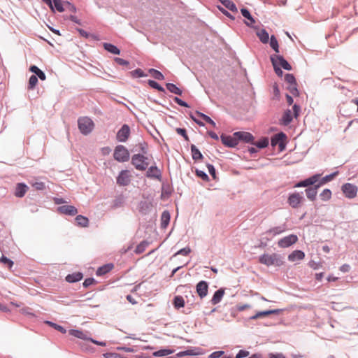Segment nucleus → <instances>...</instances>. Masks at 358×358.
<instances>
[{
	"label": "nucleus",
	"mask_w": 358,
	"mask_h": 358,
	"mask_svg": "<svg viewBox=\"0 0 358 358\" xmlns=\"http://www.w3.org/2000/svg\"><path fill=\"white\" fill-rule=\"evenodd\" d=\"M259 262L267 266H280L284 264L282 257L276 253L262 255L259 257Z\"/></svg>",
	"instance_id": "obj_1"
},
{
	"label": "nucleus",
	"mask_w": 358,
	"mask_h": 358,
	"mask_svg": "<svg viewBox=\"0 0 358 358\" xmlns=\"http://www.w3.org/2000/svg\"><path fill=\"white\" fill-rule=\"evenodd\" d=\"M78 125L80 132L87 135L90 134L94 127V122L88 117H81L78 120Z\"/></svg>",
	"instance_id": "obj_2"
},
{
	"label": "nucleus",
	"mask_w": 358,
	"mask_h": 358,
	"mask_svg": "<svg viewBox=\"0 0 358 358\" xmlns=\"http://www.w3.org/2000/svg\"><path fill=\"white\" fill-rule=\"evenodd\" d=\"M113 157L120 162H127L129 159V152L124 145H120L115 148Z\"/></svg>",
	"instance_id": "obj_3"
},
{
	"label": "nucleus",
	"mask_w": 358,
	"mask_h": 358,
	"mask_svg": "<svg viewBox=\"0 0 358 358\" xmlns=\"http://www.w3.org/2000/svg\"><path fill=\"white\" fill-rule=\"evenodd\" d=\"M147 157L142 155H134L131 159V163L135 168L140 171L145 170L148 166V163L146 162Z\"/></svg>",
	"instance_id": "obj_4"
},
{
	"label": "nucleus",
	"mask_w": 358,
	"mask_h": 358,
	"mask_svg": "<svg viewBox=\"0 0 358 358\" xmlns=\"http://www.w3.org/2000/svg\"><path fill=\"white\" fill-rule=\"evenodd\" d=\"M271 60L273 66H278L279 67L283 68L287 71H290L292 69L291 65L281 55H272L271 57Z\"/></svg>",
	"instance_id": "obj_5"
},
{
	"label": "nucleus",
	"mask_w": 358,
	"mask_h": 358,
	"mask_svg": "<svg viewBox=\"0 0 358 358\" xmlns=\"http://www.w3.org/2000/svg\"><path fill=\"white\" fill-rule=\"evenodd\" d=\"M304 201L303 196L298 192H294L289 194L287 199V203L293 208H299L303 201Z\"/></svg>",
	"instance_id": "obj_6"
},
{
	"label": "nucleus",
	"mask_w": 358,
	"mask_h": 358,
	"mask_svg": "<svg viewBox=\"0 0 358 358\" xmlns=\"http://www.w3.org/2000/svg\"><path fill=\"white\" fill-rule=\"evenodd\" d=\"M298 241V237L295 234H290L280 238L278 241V245L281 248H288Z\"/></svg>",
	"instance_id": "obj_7"
},
{
	"label": "nucleus",
	"mask_w": 358,
	"mask_h": 358,
	"mask_svg": "<svg viewBox=\"0 0 358 358\" xmlns=\"http://www.w3.org/2000/svg\"><path fill=\"white\" fill-rule=\"evenodd\" d=\"M358 188L351 183H345L342 186V191L345 196L349 199H353L357 196Z\"/></svg>",
	"instance_id": "obj_8"
},
{
	"label": "nucleus",
	"mask_w": 358,
	"mask_h": 358,
	"mask_svg": "<svg viewBox=\"0 0 358 358\" xmlns=\"http://www.w3.org/2000/svg\"><path fill=\"white\" fill-rule=\"evenodd\" d=\"M130 136V128L127 124H124L117 131L116 138L119 142H126Z\"/></svg>",
	"instance_id": "obj_9"
},
{
	"label": "nucleus",
	"mask_w": 358,
	"mask_h": 358,
	"mask_svg": "<svg viewBox=\"0 0 358 358\" xmlns=\"http://www.w3.org/2000/svg\"><path fill=\"white\" fill-rule=\"evenodd\" d=\"M220 138H221L222 143L224 145L229 147V148H234L238 143L237 137L234 135L233 136H227L224 134H222L220 136Z\"/></svg>",
	"instance_id": "obj_10"
},
{
	"label": "nucleus",
	"mask_w": 358,
	"mask_h": 358,
	"mask_svg": "<svg viewBox=\"0 0 358 358\" xmlns=\"http://www.w3.org/2000/svg\"><path fill=\"white\" fill-rule=\"evenodd\" d=\"M130 182L129 171L127 170L122 171L117 178V183L119 185L126 186Z\"/></svg>",
	"instance_id": "obj_11"
},
{
	"label": "nucleus",
	"mask_w": 358,
	"mask_h": 358,
	"mask_svg": "<svg viewBox=\"0 0 358 358\" xmlns=\"http://www.w3.org/2000/svg\"><path fill=\"white\" fill-rule=\"evenodd\" d=\"M320 177V174H315L303 181L298 182L295 187H308L310 185H315V184L318 181Z\"/></svg>",
	"instance_id": "obj_12"
},
{
	"label": "nucleus",
	"mask_w": 358,
	"mask_h": 358,
	"mask_svg": "<svg viewBox=\"0 0 358 358\" xmlns=\"http://www.w3.org/2000/svg\"><path fill=\"white\" fill-rule=\"evenodd\" d=\"M57 211L62 214H65L71 216L76 215L78 213L77 208L75 206L71 205H64L59 206L57 208Z\"/></svg>",
	"instance_id": "obj_13"
},
{
	"label": "nucleus",
	"mask_w": 358,
	"mask_h": 358,
	"mask_svg": "<svg viewBox=\"0 0 358 358\" xmlns=\"http://www.w3.org/2000/svg\"><path fill=\"white\" fill-rule=\"evenodd\" d=\"M234 136L237 137L238 141L241 140L245 143H252L254 140L253 136L249 132L237 131L234 134Z\"/></svg>",
	"instance_id": "obj_14"
},
{
	"label": "nucleus",
	"mask_w": 358,
	"mask_h": 358,
	"mask_svg": "<svg viewBox=\"0 0 358 358\" xmlns=\"http://www.w3.org/2000/svg\"><path fill=\"white\" fill-rule=\"evenodd\" d=\"M208 286L206 282L200 281L196 285V292L201 298H203L208 294Z\"/></svg>",
	"instance_id": "obj_15"
},
{
	"label": "nucleus",
	"mask_w": 358,
	"mask_h": 358,
	"mask_svg": "<svg viewBox=\"0 0 358 358\" xmlns=\"http://www.w3.org/2000/svg\"><path fill=\"white\" fill-rule=\"evenodd\" d=\"M305 257V253L301 250H294L288 255V260L292 262L302 260Z\"/></svg>",
	"instance_id": "obj_16"
},
{
	"label": "nucleus",
	"mask_w": 358,
	"mask_h": 358,
	"mask_svg": "<svg viewBox=\"0 0 358 358\" xmlns=\"http://www.w3.org/2000/svg\"><path fill=\"white\" fill-rule=\"evenodd\" d=\"M320 187V185H315L313 187H308L306 189V194L307 198L310 201H315L317 194V189Z\"/></svg>",
	"instance_id": "obj_17"
},
{
	"label": "nucleus",
	"mask_w": 358,
	"mask_h": 358,
	"mask_svg": "<svg viewBox=\"0 0 358 358\" xmlns=\"http://www.w3.org/2000/svg\"><path fill=\"white\" fill-rule=\"evenodd\" d=\"M69 334L76 338H80L82 340L89 341L90 339V337L88 336V333L84 332L81 330L71 329L69 331Z\"/></svg>",
	"instance_id": "obj_18"
},
{
	"label": "nucleus",
	"mask_w": 358,
	"mask_h": 358,
	"mask_svg": "<svg viewBox=\"0 0 358 358\" xmlns=\"http://www.w3.org/2000/svg\"><path fill=\"white\" fill-rule=\"evenodd\" d=\"M280 313V310L275 309V310H265V311H260L256 313L255 315L252 316L250 317L251 320H257L260 317H264L268 315H270L271 314H278Z\"/></svg>",
	"instance_id": "obj_19"
},
{
	"label": "nucleus",
	"mask_w": 358,
	"mask_h": 358,
	"mask_svg": "<svg viewBox=\"0 0 358 358\" xmlns=\"http://www.w3.org/2000/svg\"><path fill=\"white\" fill-rule=\"evenodd\" d=\"M28 189L27 186L24 183H18L15 188V195L21 198L24 196Z\"/></svg>",
	"instance_id": "obj_20"
},
{
	"label": "nucleus",
	"mask_w": 358,
	"mask_h": 358,
	"mask_svg": "<svg viewBox=\"0 0 358 358\" xmlns=\"http://www.w3.org/2000/svg\"><path fill=\"white\" fill-rule=\"evenodd\" d=\"M286 228L285 225L282 226H278L273 227L270 229L269 230L266 231V234L271 236H275L277 235H279L284 231H285Z\"/></svg>",
	"instance_id": "obj_21"
},
{
	"label": "nucleus",
	"mask_w": 358,
	"mask_h": 358,
	"mask_svg": "<svg viewBox=\"0 0 358 358\" xmlns=\"http://www.w3.org/2000/svg\"><path fill=\"white\" fill-rule=\"evenodd\" d=\"M241 14L243 15V16L248 20V21L245 22V24L248 26L252 27L255 23V20L252 17L249 10L246 8H242L241 10Z\"/></svg>",
	"instance_id": "obj_22"
},
{
	"label": "nucleus",
	"mask_w": 358,
	"mask_h": 358,
	"mask_svg": "<svg viewBox=\"0 0 358 358\" xmlns=\"http://www.w3.org/2000/svg\"><path fill=\"white\" fill-rule=\"evenodd\" d=\"M256 34L262 43H267L268 42L269 35L268 33L265 29H259L257 31Z\"/></svg>",
	"instance_id": "obj_23"
},
{
	"label": "nucleus",
	"mask_w": 358,
	"mask_h": 358,
	"mask_svg": "<svg viewBox=\"0 0 358 358\" xmlns=\"http://www.w3.org/2000/svg\"><path fill=\"white\" fill-rule=\"evenodd\" d=\"M224 294V290L222 289H220L218 290H217L214 295L213 296V298L211 299V303L213 304V305H215L218 303H220L223 297Z\"/></svg>",
	"instance_id": "obj_24"
},
{
	"label": "nucleus",
	"mask_w": 358,
	"mask_h": 358,
	"mask_svg": "<svg viewBox=\"0 0 358 358\" xmlns=\"http://www.w3.org/2000/svg\"><path fill=\"white\" fill-rule=\"evenodd\" d=\"M170 213L169 211L165 210L161 215V227L164 229L166 228L170 221Z\"/></svg>",
	"instance_id": "obj_25"
},
{
	"label": "nucleus",
	"mask_w": 358,
	"mask_h": 358,
	"mask_svg": "<svg viewBox=\"0 0 358 358\" xmlns=\"http://www.w3.org/2000/svg\"><path fill=\"white\" fill-rule=\"evenodd\" d=\"M83 277V275L81 273L77 272L68 275L66 277V280L69 282H76L80 281Z\"/></svg>",
	"instance_id": "obj_26"
},
{
	"label": "nucleus",
	"mask_w": 358,
	"mask_h": 358,
	"mask_svg": "<svg viewBox=\"0 0 358 358\" xmlns=\"http://www.w3.org/2000/svg\"><path fill=\"white\" fill-rule=\"evenodd\" d=\"M285 138H286V136L284 133H282V132L278 133V134H275L273 137H272L271 145L273 146H275L276 145L282 142Z\"/></svg>",
	"instance_id": "obj_27"
},
{
	"label": "nucleus",
	"mask_w": 358,
	"mask_h": 358,
	"mask_svg": "<svg viewBox=\"0 0 358 358\" xmlns=\"http://www.w3.org/2000/svg\"><path fill=\"white\" fill-rule=\"evenodd\" d=\"M77 225L82 227H87L89 224V220L87 217L83 215H77L76 217Z\"/></svg>",
	"instance_id": "obj_28"
},
{
	"label": "nucleus",
	"mask_w": 358,
	"mask_h": 358,
	"mask_svg": "<svg viewBox=\"0 0 358 358\" xmlns=\"http://www.w3.org/2000/svg\"><path fill=\"white\" fill-rule=\"evenodd\" d=\"M293 119V115L290 110H287L284 112L282 121L285 125L289 124Z\"/></svg>",
	"instance_id": "obj_29"
},
{
	"label": "nucleus",
	"mask_w": 358,
	"mask_h": 358,
	"mask_svg": "<svg viewBox=\"0 0 358 358\" xmlns=\"http://www.w3.org/2000/svg\"><path fill=\"white\" fill-rule=\"evenodd\" d=\"M223 6H224L230 10L231 11L238 13L237 8L234 3L231 0H219Z\"/></svg>",
	"instance_id": "obj_30"
},
{
	"label": "nucleus",
	"mask_w": 358,
	"mask_h": 358,
	"mask_svg": "<svg viewBox=\"0 0 358 358\" xmlns=\"http://www.w3.org/2000/svg\"><path fill=\"white\" fill-rule=\"evenodd\" d=\"M29 70L34 73L41 80H45L46 79L45 74L36 66H31Z\"/></svg>",
	"instance_id": "obj_31"
},
{
	"label": "nucleus",
	"mask_w": 358,
	"mask_h": 358,
	"mask_svg": "<svg viewBox=\"0 0 358 358\" xmlns=\"http://www.w3.org/2000/svg\"><path fill=\"white\" fill-rule=\"evenodd\" d=\"M104 49L114 55H120V50L114 45L111 43H103Z\"/></svg>",
	"instance_id": "obj_32"
},
{
	"label": "nucleus",
	"mask_w": 358,
	"mask_h": 358,
	"mask_svg": "<svg viewBox=\"0 0 358 358\" xmlns=\"http://www.w3.org/2000/svg\"><path fill=\"white\" fill-rule=\"evenodd\" d=\"M191 152H192V156L194 160H199L203 158V155L201 153V152L199 150V149L194 145H192L191 146Z\"/></svg>",
	"instance_id": "obj_33"
},
{
	"label": "nucleus",
	"mask_w": 358,
	"mask_h": 358,
	"mask_svg": "<svg viewBox=\"0 0 358 358\" xmlns=\"http://www.w3.org/2000/svg\"><path fill=\"white\" fill-rule=\"evenodd\" d=\"M196 115L199 117H201L202 120H203L205 122L209 123L210 124H211L213 127H216V124L215 122L210 117H208V115L202 113H200V112H196Z\"/></svg>",
	"instance_id": "obj_34"
},
{
	"label": "nucleus",
	"mask_w": 358,
	"mask_h": 358,
	"mask_svg": "<svg viewBox=\"0 0 358 358\" xmlns=\"http://www.w3.org/2000/svg\"><path fill=\"white\" fill-rule=\"evenodd\" d=\"M148 71L150 74L156 80H163L164 79V75L158 70L150 69Z\"/></svg>",
	"instance_id": "obj_35"
},
{
	"label": "nucleus",
	"mask_w": 358,
	"mask_h": 358,
	"mask_svg": "<svg viewBox=\"0 0 358 358\" xmlns=\"http://www.w3.org/2000/svg\"><path fill=\"white\" fill-rule=\"evenodd\" d=\"M166 86L169 92L178 95L182 94V90L179 89L176 85L173 83H167Z\"/></svg>",
	"instance_id": "obj_36"
},
{
	"label": "nucleus",
	"mask_w": 358,
	"mask_h": 358,
	"mask_svg": "<svg viewBox=\"0 0 358 358\" xmlns=\"http://www.w3.org/2000/svg\"><path fill=\"white\" fill-rule=\"evenodd\" d=\"M112 264H107L99 268L96 271L97 275H102L109 272L113 268Z\"/></svg>",
	"instance_id": "obj_37"
},
{
	"label": "nucleus",
	"mask_w": 358,
	"mask_h": 358,
	"mask_svg": "<svg viewBox=\"0 0 358 358\" xmlns=\"http://www.w3.org/2000/svg\"><path fill=\"white\" fill-rule=\"evenodd\" d=\"M147 174L149 177L159 178L161 175V173L156 166H151L148 169Z\"/></svg>",
	"instance_id": "obj_38"
},
{
	"label": "nucleus",
	"mask_w": 358,
	"mask_h": 358,
	"mask_svg": "<svg viewBox=\"0 0 358 358\" xmlns=\"http://www.w3.org/2000/svg\"><path fill=\"white\" fill-rule=\"evenodd\" d=\"M320 199L324 201H329L331 198V192L329 189H324L320 194Z\"/></svg>",
	"instance_id": "obj_39"
},
{
	"label": "nucleus",
	"mask_w": 358,
	"mask_h": 358,
	"mask_svg": "<svg viewBox=\"0 0 358 358\" xmlns=\"http://www.w3.org/2000/svg\"><path fill=\"white\" fill-rule=\"evenodd\" d=\"M173 352L174 351L171 350L163 349V350H160L153 352V355L155 357H164L166 355H171V354L173 353Z\"/></svg>",
	"instance_id": "obj_40"
},
{
	"label": "nucleus",
	"mask_w": 358,
	"mask_h": 358,
	"mask_svg": "<svg viewBox=\"0 0 358 358\" xmlns=\"http://www.w3.org/2000/svg\"><path fill=\"white\" fill-rule=\"evenodd\" d=\"M148 244L149 243L147 241L141 242L140 244H138L136 246V248L135 249V252L136 254H141V253H143L145 251V248L148 246Z\"/></svg>",
	"instance_id": "obj_41"
},
{
	"label": "nucleus",
	"mask_w": 358,
	"mask_h": 358,
	"mask_svg": "<svg viewBox=\"0 0 358 358\" xmlns=\"http://www.w3.org/2000/svg\"><path fill=\"white\" fill-rule=\"evenodd\" d=\"M173 304H174L175 308H180L184 307L185 301H184L183 298L180 296H176L174 298Z\"/></svg>",
	"instance_id": "obj_42"
},
{
	"label": "nucleus",
	"mask_w": 358,
	"mask_h": 358,
	"mask_svg": "<svg viewBox=\"0 0 358 358\" xmlns=\"http://www.w3.org/2000/svg\"><path fill=\"white\" fill-rule=\"evenodd\" d=\"M270 45L276 53L279 52V45L276 38L272 35L270 38Z\"/></svg>",
	"instance_id": "obj_43"
},
{
	"label": "nucleus",
	"mask_w": 358,
	"mask_h": 358,
	"mask_svg": "<svg viewBox=\"0 0 358 358\" xmlns=\"http://www.w3.org/2000/svg\"><path fill=\"white\" fill-rule=\"evenodd\" d=\"M38 83V78L36 76L32 75L29 80L28 90H33Z\"/></svg>",
	"instance_id": "obj_44"
},
{
	"label": "nucleus",
	"mask_w": 358,
	"mask_h": 358,
	"mask_svg": "<svg viewBox=\"0 0 358 358\" xmlns=\"http://www.w3.org/2000/svg\"><path fill=\"white\" fill-rule=\"evenodd\" d=\"M0 262L3 265L6 266L8 268H11L14 264L12 260H10V259L7 258L3 255L0 258Z\"/></svg>",
	"instance_id": "obj_45"
},
{
	"label": "nucleus",
	"mask_w": 358,
	"mask_h": 358,
	"mask_svg": "<svg viewBox=\"0 0 358 358\" xmlns=\"http://www.w3.org/2000/svg\"><path fill=\"white\" fill-rule=\"evenodd\" d=\"M130 75L132 78H141V77H145L146 75L144 73V72L141 69H137L136 70H134L131 71Z\"/></svg>",
	"instance_id": "obj_46"
},
{
	"label": "nucleus",
	"mask_w": 358,
	"mask_h": 358,
	"mask_svg": "<svg viewBox=\"0 0 358 358\" xmlns=\"http://www.w3.org/2000/svg\"><path fill=\"white\" fill-rule=\"evenodd\" d=\"M54 6L59 12H63L65 10L64 2L62 3L61 0H53Z\"/></svg>",
	"instance_id": "obj_47"
},
{
	"label": "nucleus",
	"mask_w": 358,
	"mask_h": 358,
	"mask_svg": "<svg viewBox=\"0 0 358 358\" xmlns=\"http://www.w3.org/2000/svg\"><path fill=\"white\" fill-rule=\"evenodd\" d=\"M337 174H338V172H335L332 174H330V175H328V176L324 177L321 180V181L320 182V183L318 185H320V187L322 185H324V184L327 183V182L331 180Z\"/></svg>",
	"instance_id": "obj_48"
},
{
	"label": "nucleus",
	"mask_w": 358,
	"mask_h": 358,
	"mask_svg": "<svg viewBox=\"0 0 358 358\" xmlns=\"http://www.w3.org/2000/svg\"><path fill=\"white\" fill-rule=\"evenodd\" d=\"M258 148H264L268 145V140L266 138H264L259 141L254 143Z\"/></svg>",
	"instance_id": "obj_49"
},
{
	"label": "nucleus",
	"mask_w": 358,
	"mask_h": 358,
	"mask_svg": "<svg viewBox=\"0 0 358 358\" xmlns=\"http://www.w3.org/2000/svg\"><path fill=\"white\" fill-rule=\"evenodd\" d=\"M148 83L151 87L156 89L159 92H164V89L162 86H160L157 82L152 80H149Z\"/></svg>",
	"instance_id": "obj_50"
},
{
	"label": "nucleus",
	"mask_w": 358,
	"mask_h": 358,
	"mask_svg": "<svg viewBox=\"0 0 358 358\" xmlns=\"http://www.w3.org/2000/svg\"><path fill=\"white\" fill-rule=\"evenodd\" d=\"M287 90L294 96H298L299 95V91H298V89H297V87H296V83L289 85L288 87H287Z\"/></svg>",
	"instance_id": "obj_51"
},
{
	"label": "nucleus",
	"mask_w": 358,
	"mask_h": 358,
	"mask_svg": "<svg viewBox=\"0 0 358 358\" xmlns=\"http://www.w3.org/2000/svg\"><path fill=\"white\" fill-rule=\"evenodd\" d=\"M46 323L48 324H49L50 327L55 328V329L58 330L59 331H60L63 334H65L66 331V329L63 327L58 325L55 323H53V322H49V321H47Z\"/></svg>",
	"instance_id": "obj_52"
},
{
	"label": "nucleus",
	"mask_w": 358,
	"mask_h": 358,
	"mask_svg": "<svg viewBox=\"0 0 358 358\" xmlns=\"http://www.w3.org/2000/svg\"><path fill=\"white\" fill-rule=\"evenodd\" d=\"M285 80L287 83L288 85L296 83V79L292 74H289V73L286 74L285 77Z\"/></svg>",
	"instance_id": "obj_53"
},
{
	"label": "nucleus",
	"mask_w": 358,
	"mask_h": 358,
	"mask_svg": "<svg viewBox=\"0 0 358 358\" xmlns=\"http://www.w3.org/2000/svg\"><path fill=\"white\" fill-rule=\"evenodd\" d=\"M190 252H191V249L187 247V248H182V249L180 250L179 251H178L175 254V256L178 255L186 256V255H188Z\"/></svg>",
	"instance_id": "obj_54"
},
{
	"label": "nucleus",
	"mask_w": 358,
	"mask_h": 358,
	"mask_svg": "<svg viewBox=\"0 0 358 358\" xmlns=\"http://www.w3.org/2000/svg\"><path fill=\"white\" fill-rule=\"evenodd\" d=\"M64 8L65 10H69L71 12L76 13V8L75 6L71 4V3L66 1L64 2Z\"/></svg>",
	"instance_id": "obj_55"
},
{
	"label": "nucleus",
	"mask_w": 358,
	"mask_h": 358,
	"mask_svg": "<svg viewBox=\"0 0 358 358\" xmlns=\"http://www.w3.org/2000/svg\"><path fill=\"white\" fill-rule=\"evenodd\" d=\"M32 186L37 190H43L45 189V183L43 182H36L32 184Z\"/></svg>",
	"instance_id": "obj_56"
},
{
	"label": "nucleus",
	"mask_w": 358,
	"mask_h": 358,
	"mask_svg": "<svg viewBox=\"0 0 358 358\" xmlns=\"http://www.w3.org/2000/svg\"><path fill=\"white\" fill-rule=\"evenodd\" d=\"M176 131L177 134L182 136L186 141H189V137L187 135V132L185 129L177 128Z\"/></svg>",
	"instance_id": "obj_57"
},
{
	"label": "nucleus",
	"mask_w": 358,
	"mask_h": 358,
	"mask_svg": "<svg viewBox=\"0 0 358 358\" xmlns=\"http://www.w3.org/2000/svg\"><path fill=\"white\" fill-rule=\"evenodd\" d=\"M249 352L243 350H241L236 355V358H244L249 355Z\"/></svg>",
	"instance_id": "obj_58"
},
{
	"label": "nucleus",
	"mask_w": 358,
	"mask_h": 358,
	"mask_svg": "<svg viewBox=\"0 0 358 358\" xmlns=\"http://www.w3.org/2000/svg\"><path fill=\"white\" fill-rule=\"evenodd\" d=\"M95 282L94 279V278H87L85 280V281L83 282V286L85 287H89L90 285L94 284Z\"/></svg>",
	"instance_id": "obj_59"
},
{
	"label": "nucleus",
	"mask_w": 358,
	"mask_h": 358,
	"mask_svg": "<svg viewBox=\"0 0 358 358\" xmlns=\"http://www.w3.org/2000/svg\"><path fill=\"white\" fill-rule=\"evenodd\" d=\"M224 354L223 351H216L210 355V358H219Z\"/></svg>",
	"instance_id": "obj_60"
},
{
	"label": "nucleus",
	"mask_w": 358,
	"mask_h": 358,
	"mask_svg": "<svg viewBox=\"0 0 358 358\" xmlns=\"http://www.w3.org/2000/svg\"><path fill=\"white\" fill-rule=\"evenodd\" d=\"M174 101L181 106L188 107V105L186 102H185L184 101L178 97L174 98Z\"/></svg>",
	"instance_id": "obj_61"
},
{
	"label": "nucleus",
	"mask_w": 358,
	"mask_h": 358,
	"mask_svg": "<svg viewBox=\"0 0 358 358\" xmlns=\"http://www.w3.org/2000/svg\"><path fill=\"white\" fill-rule=\"evenodd\" d=\"M115 61L120 65H127L129 64V62L122 58L116 57L115 59Z\"/></svg>",
	"instance_id": "obj_62"
},
{
	"label": "nucleus",
	"mask_w": 358,
	"mask_h": 358,
	"mask_svg": "<svg viewBox=\"0 0 358 358\" xmlns=\"http://www.w3.org/2000/svg\"><path fill=\"white\" fill-rule=\"evenodd\" d=\"M196 175L203 180H208V176L202 171H196Z\"/></svg>",
	"instance_id": "obj_63"
},
{
	"label": "nucleus",
	"mask_w": 358,
	"mask_h": 358,
	"mask_svg": "<svg viewBox=\"0 0 358 358\" xmlns=\"http://www.w3.org/2000/svg\"><path fill=\"white\" fill-rule=\"evenodd\" d=\"M269 358H285V357L282 353L273 354L270 353L268 355Z\"/></svg>",
	"instance_id": "obj_64"
}]
</instances>
